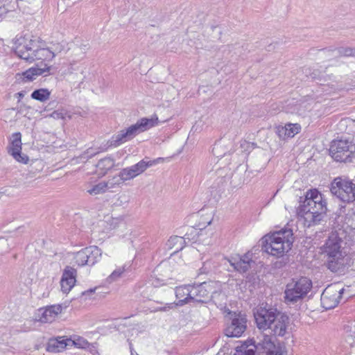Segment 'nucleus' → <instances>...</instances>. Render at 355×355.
I'll return each instance as SVG.
<instances>
[{
  "label": "nucleus",
  "instance_id": "31",
  "mask_svg": "<svg viewBox=\"0 0 355 355\" xmlns=\"http://www.w3.org/2000/svg\"><path fill=\"white\" fill-rule=\"evenodd\" d=\"M125 182L122 177H121V173H119L118 176H114L112 178L108 180L105 182V184L107 185V190L110 189H114L116 186H118Z\"/></svg>",
  "mask_w": 355,
  "mask_h": 355
},
{
  "label": "nucleus",
  "instance_id": "27",
  "mask_svg": "<svg viewBox=\"0 0 355 355\" xmlns=\"http://www.w3.org/2000/svg\"><path fill=\"white\" fill-rule=\"evenodd\" d=\"M216 175L218 178H220L222 181H226L231 178L233 172L232 168L229 166H223V167H218L216 169L215 172Z\"/></svg>",
  "mask_w": 355,
  "mask_h": 355
},
{
  "label": "nucleus",
  "instance_id": "16",
  "mask_svg": "<svg viewBox=\"0 0 355 355\" xmlns=\"http://www.w3.org/2000/svg\"><path fill=\"white\" fill-rule=\"evenodd\" d=\"M10 146L8 147V152L15 160L19 162L26 164L28 157L21 153V135L20 132H15L12 135Z\"/></svg>",
  "mask_w": 355,
  "mask_h": 355
},
{
  "label": "nucleus",
  "instance_id": "1",
  "mask_svg": "<svg viewBox=\"0 0 355 355\" xmlns=\"http://www.w3.org/2000/svg\"><path fill=\"white\" fill-rule=\"evenodd\" d=\"M343 244V240L335 232L329 236L324 244L320 247L325 265L332 272L341 271L347 264L348 256Z\"/></svg>",
  "mask_w": 355,
  "mask_h": 355
},
{
  "label": "nucleus",
  "instance_id": "21",
  "mask_svg": "<svg viewBox=\"0 0 355 355\" xmlns=\"http://www.w3.org/2000/svg\"><path fill=\"white\" fill-rule=\"evenodd\" d=\"M191 285H184L175 288V296L179 300L175 303L176 306H182L185 304H191Z\"/></svg>",
  "mask_w": 355,
  "mask_h": 355
},
{
  "label": "nucleus",
  "instance_id": "34",
  "mask_svg": "<svg viewBox=\"0 0 355 355\" xmlns=\"http://www.w3.org/2000/svg\"><path fill=\"white\" fill-rule=\"evenodd\" d=\"M125 271L124 267H120L114 270L112 274L107 278L108 283H112L119 279Z\"/></svg>",
  "mask_w": 355,
  "mask_h": 355
},
{
  "label": "nucleus",
  "instance_id": "6",
  "mask_svg": "<svg viewBox=\"0 0 355 355\" xmlns=\"http://www.w3.org/2000/svg\"><path fill=\"white\" fill-rule=\"evenodd\" d=\"M329 154L336 162H352L355 159V144L348 139L334 140L330 145Z\"/></svg>",
  "mask_w": 355,
  "mask_h": 355
},
{
  "label": "nucleus",
  "instance_id": "36",
  "mask_svg": "<svg viewBox=\"0 0 355 355\" xmlns=\"http://www.w3.org/2000/svg\"><path fill=\"white\" fill-rule=\"evenodd\" d=\"M221 148H222L221 142L216 143L214 145V147L212 148V153H213L214 155L216 156L217 157L225 156L226 155L225 153H224L223 154H221V153H220Z\"/></svg>",
  "mask_w": 355,
  "mask_h": 355
},
{
  "label": "nucleus",
  "instance_id": "30",
  "mask_svg": "<svg viewBox=\"0 0 355 355\" xmlns=\"http://www.w3.org/2000/svg\"><path fill=\"white\" fill-rule=\"evenodd\" d=\"M107 191V185L105 182H101L98 184L93 186L91 189L87 190L90 195H97L104 193Z\"/></svg>",
  "mask_w": 355,
  "mask_h": 355
},
{
  "label": "nucleus",
  "instance_id": "35",
  "mask_svg": "<svg viewBox=\"0 0 355 355\" xmlns=\"http://www.w3.org/2000/svg\"><path fill=\"white\" fill-rule=\"evenodd\" d=\"M265 355H283L282 345L279 342L277 343L273 349L268 351Z\"/></svg>",
  "mask_w": 355,
  "mask_h": 355
},
{
  "label": "nucleus",
  "instance_id": "20",
  "mask_svg": "<svg viewBox=\"0 0 355 355\" xmlns=\"http://www.w3.org/2000/svg\"><path fill=\"white\" fill-rule=\"evenodd\" d=\"M301 126L298 123H287L284 126L277 127V134L281 139L292 138L300 132Z\"/></svg>",
  "mask_w": 355,
  "mask_h": 355
},
{
  "label": "nucleus",
  "instance_id": "2",
  "mask_svg": "<svg viewBox=\"0 0 355 355\" xmlns=\"http://www.w3.org/2000/svg\"><path fill=\"white\" fill-rule=\"evenodd\" d=\"M298 214L303 216L308 226L319 224L327 211V202L323 196L317 189L309 190L304 201L300 200Z\"/></svg>",
  "mask_w": 355,
  "mask_h": 355
},
{
  "label": "nucleus",
  "instance_id": "43",
  "mask_svg": "<svg viewBox=\"0 0 355 355\" xmlns=\"http://www.w3.org/2000/svg\"><path fill=\"white\" fill-rule=\"evenodd\" d=\"M309 76H311V78L315 79L317 78V76H318V71H313V73H309Z\"/></svg>",
  "mask_w": 355,
  "mask_h": 355
},
{
  "label": "nucleus",
  "instance_id": "3",
  "mask_svg": "<svg viewBox=\"0 0 355 355\" xmlns=\"http://www.w3.org/2000/svg\"><path fill=\"white\" fill-rule=\"evenodd\" d=\"M294 239L291 229H283L261 239V248L266 252L275 257H282L288 252Z\"/></svg>",
  "mask_w": 355,
  "mask_h": 355
},
{
  "label": "nucleus",
  "instance_id": "44",
  "mask_svg": "<svg viewBox=\"0 0 355 355\" xmlns=\"http://www.w3.org/2000/svg\"><path fill=\"white\" fill-rule=\"evenodd\" d=\"M93 292H94V289H89V290L87 291L83 292V295H85L86 293H93Z\"/></svg>",
  "mask_w": 355,
  "mask_h": 355
},
{
  "label": "nucleus",
  "instance_id": "29",
  "mask_svg": "<svg viewBox=\"0 0 355 355\" xmlns=\"http://www.w3.org/2000/svg\"><path fill=\"white\" fill-rule=\"evenodd\" d=\"M51 92L48 89H39L33 91L31 94V97L33 99L45 101L50 97Z\"/></svg>",
  "mask_w": 355,
  "mask_h": 355
},
{
  "label": "nucleus",
  "instance_id": "14",
  "mask_svg": "<svg viewBox=\"0 0 355 355\" xmlns=\"http://www.w3.org/2000/svg\"><path fill=\"white\" fill-rule=\"evenodd\" d=\"M159 159H161V158H159L158 160ZM157 162V159L149 162H146L144 159H142L130 167L123 168L120 171L121 177H122L124 181L132 180L144 172L148 167L151 166Z\"/></svg>",
  "mask_w": 355,
  "mask_h": 355
},
{
  "label": "nucleus",
  "instance_id": "28",
  "mask_svg": "<svg viewBox=\"0 0 355 355\" xmlns=\"http://www.w3.org/2000/svg\"><path fill=\"white\" fill-rule=\"evenodd\" d=\"M87 248H85L79 252H76L74 255V260L78 266H83L88 265Z\"/></svg>",
  "mask_w": 355,
  "mask_h": 355
},
{
  "label": "nucleus",
  "instance_id": "41",
  "mask_svg": "<svg viewBox=\"0 0 355 355\" xmlns=\"http://www.w3.org/2000/svg\"><path fill=\"white\" fill-rule=\"evenodd\" d=\"M173 306V304H170L168 306V309H171ZM167 310V307L166 306H162V307H159L157 309H156L155 310V311H166Z\"/></svg>",
  "mask_w": 355,
  "mask_h": 355
},
{
  "label": "nucleus",
  "instance_id": "13",
  "mask_svg": "<svg viewBox=\"0 0 355 355\" xmlns=\"http://www.w3.org/2000/svg\"><path fill=\"white\" fill-rule=\"evenodd\" d=\"M191 302L207 303L209 299L211 292L210 284L203 282L197 285H191Z\"/></svg>",
  "mask_w": 355,
  "mask_h": 355
},
{
  "label": "nucleus",
  "instance_id": "46",
  "mask_svg": "<svg viewBox=\"0 0 355 355\" xmlns=\"http://www.w3.org/2000/svg\"><path fill=\"white\" fill-rule=\"evenodd\" d=\"M244 145H249V143L246 141H244L243 143L241 144V146L243 148Z\"/></svg>",
  "mask_w": 355,
  "mask_h": 355
},
{
  "label": "nucleus",
  "instance_id": "11",
  "mask_svg": "<svg viewBox=\"0 0 355 355\" xmlns=\"http://www.w3.org/2000/svg\"><path fill=\"white\" fill-rule=\"evenodd\" d=\"M247 328V318L245 315L236 313L232 315L231 322L225 329V335L227 337L239 338Z\"/></svg>",
  "mask_w": 355,
  "mask_h": 355
},
{
  "label": "nucleus",
  "instance_id": "8",
  "mask_svg": "<svg viewBox=\"0 0 355 355\" xmlns=\"http://www.w3.org/2000/svg\"><path fill=\"white\" fill-rule=\"evenodd\" d=\"M331 193L345 202H352L355 200V183L347 178L338 177L331 184Z\"/></svg>",
  "mask_w": 355,
  "mask_h": 355
},
{
  "label": "nucleus",
  "instance_id": "47",
  "mask_svg": "<svg viewBox=\"0 0 355 355\" xmlns=\"http://www.w3.org/2000/svg\"><path fill=\"white\" fill-rule=\"evenodd\" d=\"M353 214H354V219L355 220V209H354Z\"/></svg>",
  "mask_w": 355,
  "mask_h": 355
},
{
  "label": "nucleus",
  "instance_id": "22",
  "mask_svg": "<svg viewBox=\"0 0 355 355\" xmlns=\"http://www.w3.org/2000/svg\"><path fill=\"white\" fill-rule=\"evenodd\" d=\"M234 355H258L255 340L254 339H248L244 341L240 346L236 347V354Z\"/></svg>",
  "mask_w": 355,
  "mask_h": 355
},
{
  "label": "nucleus",
  "instance_id": "18",
  "mask_svg": "<svg viewBox=\"0 0 355 355\" xmlns=\"http://www.w3.org/2000/svg\"><path fill=\"white\" fill-rule=\"evenodd\" d=\"M225 259L228 261L235 270L241 273L246 272L250 268L252 262L249 258L248 254H245L243 257L236 256Z\"/></svg>",
  "mask_w": 355,
  "mask_h": 355
},
{
  "label": "nucleus",
  "instance_id": "12",
  "mask_svg": "<svg viewBox=\"0 0 355 355\" xmlns=\"http://www.w3.org/2000/svg\"><path fill=\"white\" fill-rule=\"evenodd\" d=\"M51 67L44 64V67H39L37 65L35 67H31L22 73H17L15 75L16 82L17 83H25L33 81L39 76L43 75L46 76L49 74Z\"/></svg>",
  "mask_w": 355,
  "mask_h": 355
},
{
  "label": "nucleus",
  "instance_id": "40",
  "mask_svg": "<svg viewBox=\"0 0 355 355\" xmlns=\"http://www.w3.org/2000/svg\"><path fill=\"white\" fill-rule=\"evenodd\" d=\"M51 312H53V315L55 317L58 313H60L62 311V308L60 305L58 306H49Z\"/></svg>",
  "mask_w": 355,
  "mask_h": 355
},
{
  "label": "nucleus",
  "instance_id": "25",
  "mask_svg": "<svg viewBox=\"0 0 355 355\" xmlns=\"http://www.w3.org/2000/svg\"><path fill=\"white\" fill-rule=\"evenodd\" d=\"M114 160L110 157L101 159L96 164L98 174L102 176L105 175L114 166Z\"/></svg>",
  "mask_w": 355,
  "mask_h": 355
},
{
  "label": "nucleus",
  "instance_id": "38",
  "mask_svg": "<svg viewBox=\"0 0 355 355\" xmlns=\"http://www.w3.org/2000/svg\"><path fill=\"white\" fill-rule=\"evenodd\" d=\"M67 114V112H52L49 115H47L46 117H52L55 119H64Z\"/></svg>",
  "mask_w": 355,
  "mask_h": 355
},
{
  "label": "nucleus",
  "instance_id": "42",
  "mask_svg": "<svg viewBox=\"0 0 355 355\" xmlns=\"http://www.w3.org/2000/svg\"><path fill=\"white\" fill-rule=\"evenodd\" d=\"M57 104H58V103H57L56 101H51V102L49 104V107L45 109V111H49L50 110L53 109L54 107H55L54 105H57Z\"/></svg>",
  "mask_w": 355,
  "mask_h": 355
},
{
  "label": "nucleus",
  "instance_id": "9",
  "mask_svg": "<svg viewBox=\"0 0 355 355\" xmlns=\"http://www.w3.org/2000/svg\"><path fill=\"white\" fill-rule=\"evenodd\" d=\"M279 312L276 308L259 306L254 312L257 327L259 329L268 330Z\"/></svg>",
  "mask_w": 355,
  "mask_h": 355
},
{
  "label": "nucleus",
  "instance_id": "37",
  "mask_svg": "<svg viewBox=\"0 0 355 355\" xmlns=\"http://www.w3.org/2000/svg\"><path fill=\"white\" fill-rule=\"evenodd\" d=\"M10 248L8 243V240L3 237H0V252H6Z\"/></svg>",
  "mask_w": 355,
  "mask_h": 355
},
{
  "label": "nucleus",
  "instance_id": "10",
  "mask_svg": "<svg viewBox=\"0 0 355 355\" xmlns=\"http://www.w3.org/2000/svg\"><path fill=\"white\" fill-rule=\"evenodd\" d=\"M290 326L291 320L288 315L279 311L268 330L270 331V335L275 338L277 337H284L289 334Z\"/></svg>",
  "mask_w": 355,
  "mask_h": 355
},
{
  "label": "nucleus",
  "instance_id": "4",
  "mask_svg": "<svg viewBox=\"0 0 355 355\" xmlns=\"http://www.w3.org/2000/svg\"><path fill=\"white\" fill-rule=\"evenodd\" d=\"M168 119H159L156 114L151 118H141L136 123L127 128L123 129L113 135L109 141V146L117 147L121 144L128 141L135 137L139 133L144 132L150 128L168 121Z\"/></svg>",
  "mask_w": 355,
  "mask_h": 355
},
{
  "label": "nucleus",
  "instance_id": "17",
  "mask_svg": "<svg viewBox=\"0 0 355 355\" xmlns=\"http://www.w3.org/2000/svg\"><path fill=\"white\" fill-rule=\"evenodd\" d=\"M77 271L71 266H66L60 281L61 289L63 293H67L73 287L76 283Z\"/></svg>",
  "mask_w": 355,
  "mask_h": 355
},
{
  "label": "nucleus",
  "instance_id": "32",
  "mask_svg": "<svg viewBox=\"0 0 355 355\" xmlns=\"http://www.w3.org/2000/svg\"><path fill=\"white\" fill-rule=\"evenodd\" d=\"M211 300L213 301V302L215 304H216L218 306H220V309H222L223 306L225 307V302L220 303L218 302L220 299H221L222 300H224L226 299V297L224 293H223L222 292H218V291L213 292L212 295H211Z\"/></svg>",
  "mask_w": 355,
  "mask_h": 355
},
{
  "label": "nucleus",
  "instance_id": "5",
  "mask_svg": "<svg viewBox=\"0 0 355 355\" xmlns=\"http://www.w3.org/2000/svg\"><path fill=\"white\" fill-rule=\"evenodd\" d=\"M15 54L28 62L36 60H51L55 54L48 48H39L35 40L23 38L15 49Z\"/></svg>",
  "mask_w": 355,
  "mask_h": 355
},
{
  "label": "nucleus",
  "instance_id": "24",
  "mask_svg": "<svg viewBox=\"0 0 355 355\" xmlns=\"http://www.w3.org/2000/svg\"><path fill=\"white\" fill-rule=\"evenodd\" d=\"M327 55H332V54L337 51L338 56H353L355 57V49L350 47H340L335 49H324L322 50Z\"/></svg>",
  "mask_w": 355,
  "mask_h": 355
},
{
  "label": "nucleus",
  "instance_id": "26",
  "mask_svg": "<svg viewBox=\"0 0 355 355\" xmlns=\"http://www.w3.org/2000/svg\"><path fill=\"white\" fill-rule=\"evenodd\" d=\"M87 248L88 266L94 265L100 259L101 250L96 246H89Z\"/></svg>",
  "mask_w": 355,
  "mask_h": 355
},
{
  "label": "nucleus",
  "instance_id": "23",
  "mask_svg": "<svg viewBox=\"0 0 355 355\" xmlns=\"http://www.w3.org/2000/svg\"><path fill=\"white\" fill-rule=\"evenodd\" d=\"M66 340L63 337L49 339L46 349L49 352H59L67 346Z\"/></svg>",
  "mask_w": 355,
  "mask_h": 355
},
{
  "label": "nucleus",
  "instance_id": "15",
  "mask_svg": "<svg viewBox=\"0 0 355 355\" xmlns=\"http://www.w3.org/2000/svg\"><path fill=\"white\" fill-rule=\"evenodd\" d=\"M344 289L339 291L332 288H327L321 295V304L326 310L335 308L339 303V299L343 293Z\"/></svg>",
  "mask_w": 355,
  "mask_h": 355
},
{
  "label": "nucleus",
  "instance_id": "45",
  "mask_svg": "<svg viewBox=\"0 0 355 355\" xmlns=\"http://www.w3.org/2000/svg\"><path fill=\"white\" fill-rule=\"evenodd\" d=\"M152 285H153L154 286H158V284H157V280H153L152 282Z\"/></svg>",
  "mask_w": 355,
  "mask_h": 355
},
{
  "label": "nucleus",
  "instance_id": "39",
  "mask_svg": "<svg viewBox=\"0 0 355 355\" xmlns=\"http://www.w3.org/2000/svg\"><path fill=\"white\" fill-rule=\"evenodd\" d=\"M98 153H99V151L98 150H94L93 148H88L85 152V155H87V157L88 158H91L92 157H94V155H97Z\"/></svg>",
  "mask_w": 355,
  "mask_h": 355
},
{
  "label": "nucleus",
  "instance_id": "19",
  "mask_svg": "<svg viewBox=\"0 0 355 355\" xmlns=\"http://www.w3.org/2000/svg\"><path fill=\"white\" fill-rule=\"evenodd\" d=\"M277 339L270 334H263L262 338L256 343L258 355H265L268 351L275 347Z\"/></svg>",
  "mask_w": 355,
  "mask_h": 355
},
{
  "label": "nucleus",
  "instance_id": "7",
  "mask_svg": "<svg viewBox=\"0 0 355 355\" xmlns=\"http://www.w3.org/2000/svg\"><path fill=\"white\" fill-rule=\"evenodd\" d=\"M312 282L306 277L293 279L286 285L285 290V301L287 303H296L302 300L311 291Z\"/></svg>",
  "mask_w": 355,
  "mask_h": 355
},
{
  "label": "nucleus",
  "instance_id": "33",
  "mask_svg": "<svg viewBox=\"0 0 355 355\" xmlns=\"http://www.w3.org/2000/svg\"><path fill=\"white\" fill-rule=\"evenodd\" d=\"M55 317L53 315V312H51L49 307L46 308L43 311L42 315L40 318V322H51Z\"/></svg>",
  "mask_w": 355,
  "mask_h": 355
}]
</instances>
